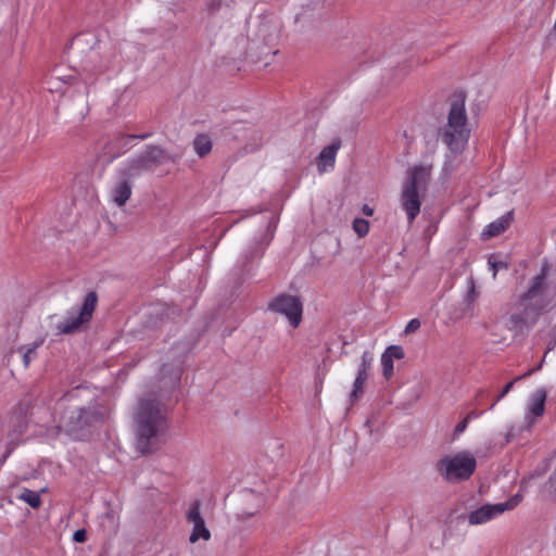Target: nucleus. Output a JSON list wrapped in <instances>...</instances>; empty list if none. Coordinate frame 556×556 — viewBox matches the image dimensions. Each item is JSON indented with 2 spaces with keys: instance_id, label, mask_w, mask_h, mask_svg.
Returning <instances> with one entry per match:
<instances>
[{
  "instance_id": "nucleus-33",
  "label": "nucleus",
  "mask_w": 556,
  "mask_h": 556,
  "mask_svg": "<svg viewBox=\"0 0 556 556\" xmlns=\"http://www.w3.org/2000/svg\"><path fill=\"white\" fill-rule=\"evenodd\" d=\"M220 7V1H213L212 3L208 4V11L211 13H214L216 12Z\"/></svg>"
},
{
  "instance_id": "nucleus-32",
  "label": "nucleus",
  "mask_w": 556,
  "mask_h": 556,
  "mask_svg": "<svg viewBox=\"0 0 556 556\" xmlns=\"http://www.w3.org/2000/svg\"><path fill=\"white\" fill-rule=\"evenodd\" d=\"M18 444V441H11L9 443V446L3 455V460L12 453V451L14 450V447Z\"/></svg>"
},
{
  "instance_id": "nucleus-11",
  "label": "nucleus",
  "mask_w": 556,
  "mask_h": 556,
  "mask_svg": "<svg viewBox=\"0 0 556 556\" xmlns=\"http://www.w3.org/2000/svg\"><path fill=\"white\" fill-rule=\"evenodd\" d=\"M110 59L103 58L97 51H90L83 61L81 71L88 75L85 80H96L97 77L109 70Z\"/></svg>"
},
{
  "instance_id": "nucleus-3",
  "label": "nucleus",
  "mask_w": 556,
  "mask_h": 556,
  "mask_svg": "<svg viewBox=\"0 0 556 556\" xmlns=\"http://www.w3.org/2000/svg\"><path fill=\"white\" fill-rule=\"evenodd\" d=\"M60 418L58 428L61 431L73 433L84 429L101 419V414L91 405L84 406L77 392H71L64 395L58 403Z\"/></svg>"
},
{
  "instance_id": "nucleus-30",
  "label": "nucleus",
  "mask_w": 556,
  "mask_h": 556,
  "mask_svg": "<svg viewBox=\"0 0 556 556\" xmlns=\"http://www.w3.org/2000/svg\"><path fill=\"white\" fill-rule=\"evenodd\" d=\"M467 424H468V418H465L463 421L457 424L456 427H455V433L456 434L462 433L466 429Z\"/></svg>"
},
{
  "instance_id": "nucleus-8",
  "label": "nucleus",
  "mask_w": 556,
  "mask_h": 556,
  "mask_svg": "<svg viewBox=\"0 0 556 556\" xmlns=\"http://www.w3.org/2000/svg\"><path fill=\"white\" fill-rule=\"evenodd\" d=\"M97 302L98 296L96 292L87 293L79 313L58 325L59 332L68 334L78 331L83 324L88 323L91 319Z\"/></svg>"
},
{
  "instance_id": "nucleus-38",
  "label": "nucleus",
  "mask_w": 556,
  "mask_h": 556,
  "mask_svg": "<svg viewBox=\"0 0 556 556\" xmlns=\"http://www.w3.org/2000/svg\"><path fill=\"white\" fill-rule=\"evenodd\" d=\"M541 367H542V362L539 365H536V368H534V369L539 370V369H541Z\"/></svg>"
},
{
  "instance_id": "nucleus-4",
  "label": "nucleus",
  "mask_w": 556,
  "mask_h": 556,
  "mask_svg": "<svg viewBox=\"0 0 556 556\" xmlns=\"http://www.w3.org/2000/svg\"><path fill=\"white\" fill-rule=\"evenodd\" d=\"M431 165H416L407 170V177L401 192V205L412 224L420 212L421 200L427 190Z\"/></svg>"
},
{
  "instance_id": "nucleus-14",
  "label": "nucleus",
  "mask_w": 556,
  "mask_h": 556,
  "mask_svg": "<svg viewBox=\"0 0 556 556\" xmlns=\"http://www.w3.org/2000/svg\"><path fill=\"white\" fill-rule=\"evenodd\" d=\"M128 178L129 177L123 176V179L112 189L113 202L119 207L125 205L131 195V184Z\"/></svg>"
},
{
  "instance_id": "nucleus-27",
  "label": "nucleus",
  "mask_w": 556,
  "mask_h": 556,
  "mask_svg": "<svg viewBox=\"0 0 556 556\" xmlns=\"http://www.w3.org/2000/svg\"><path fill=\"white\" fill-rule=\"evenodd\" d=\"M420 328V321L417 318H414L408 321L405 327V333H414Z\"/></svg>"
},
{
  "instance_id": "nucleus-7",
  "label": "nucleus",
  "mask_w": 556,
  "mask_h": 556,
  "mask_svg": "<svg viewBox=\"0 0 556 556\" xmlns=\"http://www.w3.org/2000/svg\"><path fill=\"white\" fill-rule=\"evenodd\" d=\"M268 308L286 316L293 328H296L302 320L303 304L298 296L279 294L269 303Z\"/></svg>"
},
{
  "instance_id": "nucleus-24",
  "label": "nucleus",
  "mask_w": 556,
  "mask_h": 556,
  "mask_svg": "<svg viewBox=\"0 0 556 556\" xmlns=\"http://www.w3.org/2000/svg\"><path fill=\"white\" fill-rule=\"evenodd\" d=\"M383 377L389 380L394 374L393 362L387 355H381Z\"/></svg>"
},
{
  "instance_id": "nucleus-26",
  "label": "nucleus",
  "mask_w": 556,
  "mask_h": 556,
  "mask_svg": "<svg viewBox=\"0 0 556 556\" xmlns=\"http://www.w3.org/2000/svg\"><path fill=\"white\" fill-rule=\"evenodd\" d=\"M478 292L476 290L475 280L472 278L469 279V290L467 293V300L473 302L478 298Z\"/></svg>"
},
{
  "instance_id": "nucleus-15",
  "label": "nucleus",
  "mask_w": 556,
  "mask_h": 556,
  "mask_svg": "<svg viewBox=\"0 0 556 556\" xmlns=\"http://www.w3.org/2000/svg\"><path fill=\"white\" fill-rule=\"evenodd\" d=\"M513 220V212H508L506 215L500 217L498 219L492 222L488 225L486 229L482 232L483 239H490L496 236H500L504 232Z\"/></svg>"
},
{
  "instance_id": "nucleus-20",
  "label": "nucleus",
  "mask_w": 556,
  "mask_h": 556,
  "mask_svg": "<svg viewBox=\"0 0 556 556\" xmlns=\"http://www.w3.org/2000/svg\"><path fill=\"white\" fill-rule=\"evenodd\" d=\"M149 135L148 134H144V135H140V136H128V135H123V134H119L117 135L111 142V144L116 148V151L112 154V157H116L118 156L121 153L124 152V149L127 147V144L129 143L130 140L132 139H137V138H140V139H146L148 138Z\"/></svg>"
},
{
  "instance_id": "nucleus-2",
  "label": "nucleus",
  "mask_w": 556,
  "mask_h": 556,
  "mask_svg": "<svg viewBox=\"0 0 556 556\" xmlns=\"http://www.w3.org/2000/svg\"><path fill=\"white\" fill-rule=\"evenodd\" d=\"M465 102L466 97L463 92L453 96L447 122L439 130V137L453 154L463 153L470 138L471 130L468 126Z\"/></svg>"
},
{
  "instance_id": "nucleus-1",
  "label": "nucleus",
  "mask_w": 556,
  "mask_h": 556,
  "mask_svg": "<svg viewBox=\"0 0 556 556\" xmlns=\"http://www.w3.org/2000/svg\"><path fill=\"white\" fill-rule=\"evenodd\" d=\"M167 429L165 412L154 399H141L135 415L136 447L141 454L156 448L157 435Z\"/></svg>"
},
{
  "instance_id": "nucleus-23",
  "label": "nucleus",
  "mask_w": 556,
  "mask_h": 556,
  "mask_svg": "<svg viewBox=\"0 0 556 556\" xmlns=\"http://www.w3.org/2000/svg\"><path fill=\"white\" fill-rule=\"evenodd\" d=\"M382 355H387L392 362L394 359H402L404 357V350L400 345H390L386 349Z\"/></svg>"
},
{
  "instance_id": "nucleus-21",
  "label": "nucleus",
  "mask_w": 556,
  "mask_h": 556,
  "mask_svg": "<svg viewBox=\"0 0 556 556\" xmlns=\"http://www.w3.org/2000/svg\"><path fill=\"white\" fill-rule=\"evenodd\" d=\"M18 498L35 509L39 508L41 505V497L39 493L29 489H24L18 495Z\"/></svg>"
},
{
  "instance_id": "nucleus-5",
  "label": "nucleus",
  "mask_w": 556,
  "mask_h": 556,
  "mask_svg": "<svg viewBox=\"0 0 556 556\" xmlns=\"http://www.w3.org/2000/svg\"><path fill=\"white\" fill-rule=\"evenodd\" d=\"M477 468V459L469 451L445 455L435 463L437 472L448 483L468 480Z\"/></svg>"
},
{
  "instance_id": "nucleus-13",
  "label": "nucleus",
  "mask_w": 556,
  "mask_h": 556,
  "mask_svg": "<svg viewBox=\"0 0 556 556\" xmlns=\"http://www.w3.org/2000/svg\"><path fill=\"white\" fill-rule=\"evenodd\" d=\"M41 344V342H33L28 345H22L16 350H11L8 356V362H13L14 354H20L22 357L23 368H28L33 359L37 357V349Z\"/></svg>"
},
{
  "instance_id": "nucleus-17",
  "label": "nucleus",
  "mask_w": 556,
  "mask_h": 556,
  "mask_svg": "<svg viewBox=\"0 0 556 556\" xmlns=\"http://www.w3.org/2000/svg\"><path fill=\"white\" fill-rule=\"evenodd\" d=\"M547 397V392L544 389L536 390L532 396L530 402L529 412L534 417H540L544 414L545 410V401Z\"/></svg>"
},
{
  "instance_id": "nucleus-9",
  "label": "nucleus",
  "mask_w": 556,
  "mask_h": 556,
  "mask_svg": "<svg viewBox=\"0 0 556 556\" xmlns=\"http://www.w3.org/2000/svg\"><path fill=\"white\" fill-rule=\"evenodd\" d=\"M521 500L522 495L516 494L505 503L483 505L469 514L468 522L471 526L484 523L506 510L514 509L521 502Z\"/></svg>"
},
{
  "instance_id": "nucleus-36",
  "label": "nucleus",
  "mask_w": 556,
  "mask_h": 556,
  "mask_svg": "<svg viewBox=\"0 0 556 556\" xmlns=\"http://www.w3.org/2000/svg\"><path fill=\"white\" fill-rule=\"evenodd\" d=\"M511 437H513L511 432H508V433H507V437H506V442H509V441H510V439H511Z\"/></svg>"
},
{
  "instance_id": "nucleus-37",
  "label": "nucleus",
  "mask_w": 556,
  "mask_h": 556,
  "mask_svg": "<svg viewBox=\"0 0 556 556\" xmlns=\"http://www.w3.org/2000/svg\"><path fill=\"white\" fill-rule=\"evenodd\" d=\"M551 481H552V482H555V481H556V472L551 477Z\"/></svg>"
},
{
  "instance_id": "nucleus-16",
  "label": "nucleus",
  "mask_w": 556,
  "mask_h": 556,
  "mask_svg": "<svg viewBox=\"0 0 556 556\" xmlns=\"http://www.w3.org/2000/svg\"><path fill=\"white\" fill-rule=\"evenodd\" d=\"M340 148V142H333L325 147L318 155V170L324 173L327 167H332L336 162V155Z\"/></svg>"
},
{
  "instance_id": "nucleus-6",
  "label": "nucleus",
  "mask_w": 556,
  "mask_h": 556,
  "mask_svg": "<svg viewBox=\"0 0 556 556\" xmlns=\"http://www.w3.org/2000/svg\"><path fill=\"white\" fill-rule=\"evenodd\" d=\"M167 161L175 162V157L167 155L160 147L149 146L141 154L134 157L122 170V176L132 177L143 170L152 169L154 166L164 164Z\"/></svg>"
},
{
  "instance_id": "nucleus-10",
  "label": "nucleus",
  "mask_w": 556,
  "mask_h": 556,
  "mask_svg": "<svg viewBox=\"0 0 556 556\" xmlns=\"http://www.w3.org/2000/svg\"><path fill=\"white\" fill-rule=\"evenodd\" d=\"M188 522L192 523V531L189 536L190 543H195L199 540L208 541L211 539V532L205 526V521L200 511V502L195 501L191 504L186 515Z\"/></svg>"
},
{
  "instance_id": "nucleus-39",
  "label": "nucleus",
  "mask_w": 556,
  "mask_h": 556,
  "mask_svg": "<svg viewBox=\"0 0 556 556\" xmlns=\"http://www.w3.org/2000/svg\"><path fill=\"white\" fill-rule=\"evenodd\" d=\"M541 367H542V362L539 365H536V368H534V369L539 370V369H541Z\"/></svg>"
},
{
  "instance_id": "nucleus-28",
  "label": "nucleus",
  "mask_w": 556,
  "mask_h": 556,
  "mask_svg": "<svg viewBox=\"0 0 556 556\" xmlns=\"http://www.w3.org/2000/svg\"><path fill=\"white\" fill-rule=\"evenodd\" d=\"M75 542L83 543L86 541V531L84 529L77 530L73 536Z\"/></svg>"
},
{
  "instance_id": "nucleus-12",
  "label": "nucleus",
  "mask_w": 556,
  "mask_h": 556,
  "mask_svg": "<svg viewBox=\"0 0 556 556\" xmlns=\"http://www.w3.org/2000/svg\"><path fill=\"white\" fill-rule=\"evenodd\" d=\"M372 359V355L368 351L363 353L362 362L358 366L357 375L353 383V390L350 393L352 403L356 402L364 393V383L369 377Z\"/></svg>"
},
{
  "instance_id": "nucleus-31",
  "label": "nucleus",
  "mask_w": 556,
  "mask_h": 556,
  "mask_svg": "<svg viewBox=\"0 0 556 556\" xmlns=\"http://www.w3.org/2000/svg\"><path fill=\"white\" fill-rule=\"evenodd\" d=\"M256 511H257V508H254L252 510H242L241 513H239L238 516L240 519H247L249 517L254 516L256 514Z\"/></svg>"
},
{
  "instance_id": "nucleus-29",
  "label": "nucleus",
  "mask_w": 556,
  "mask_h": 556,
  "mask_svg": "<svg viewBox=\"0 0 556 556\" xmlns=\"http://www.w3.org/2000/svg\"><path fill=\"white\" fill-rule=\"evenodd\" d=\"M514 382H515V380H514V381L508 382V383L504 387V389L502 390V392H501V393H500V395L497 396V399H496L495 403H497L498 401H501V400H502V399H503V397H504V396H505V395H506V394L511 390V388H513V386H514Z\"/></svg>"
},
{
  "instance_id": "nucleus-18",
  "label": "nucleus",
  "mask_w": 556,
  "mask_h": 556,
  "mask_svg": "<svg viewBox=\"0 0 556 556\" xmlns=\"http://www.w3.org/2000/svg\"><path fill=\"white\" fill-rule=\"evenodd\" d=\"M192 147L199 157L208 155L213 148V142L207 134H199L192 141Z\"/></svg>"
},
{
  "instance_id": "nucleus-25",
  "label": "nucleus",
  "mask_w": 556,
  "mask_h": 556,
  "mask_svg": "<svg viewBox=\"0 0 556 556\" xmlns=\"http://www.w3.org/2000/svg\"><path fill=\"white\" fill-rule=\"evenodd\" d=\"M488 263H489L490 268L493 271V278L494 279L496 278L498 269H501V268H508V264L506 262H503V261L496 262V261H493L492 257L489 258Z\"/></svg>"
},
{
  "instance_id": "nucleus-35",
  "label": "nucleus",
  "mask_w": 556,
  "mask_h": 556,
  "mask_svg": "<svg viewBox=\"0 0 556 556\" xmlns=\"http://www.w3.org/2000/svg\"><path fill=\"white\" fill-rule=\"evenodd\" d=\"M534 371H535V369H534V368H531V369H529L528 371H526L523 375H521V376L517 377V378L515 379V381H517V380H521V379H523V378H527V377L531 376Z\"/></svg>"
},
{
  "instance_id": "nucleus-22",
  "label": "nucleus",
  "mask_w": 556,
  "mask_h": 556,
  "mask_svg": "<svg viewBox=\"0 0 556 556\" xmlns=\"http://www.w3.org/2000/svg\"><path fill=\"white\" fill-rule=\"evenodd\" d=\"M353 230L358 235V237H365L369 231V223L364 218H355L353 220Z\"/></svg>"
},
{
  "instance_id": "nucleus-34",
  "label": "nucleus",
  "mask_w": 556,
  "mask_h": 556,
  "mask_svg": "<svg viewBox=\"0 0 556 556\" xmlns=\"http://www.w3.org/2000/svg\"><path fill=\"white\" fill-rule=\"evenodd\" d=\"M362 211L365 215L367 216H371L374 214V208L370 207L369 205L367 204H364L363 207H362Z\"/></svg>"
},
{
  "instance_id": "nucleus-19",
  "label": "nucleus",
  "mask_w": 556,
  "mask_h": 556,
  "mask_svg": "<svg viewBox=\"0 0 556 556\" xmlns=\"http://www.w3.org/2000/svg\"><path fill=\"white\" fill-rule=\"evenodd\" d=\"M544 280H545V274L542 273L540 275H536L533 280H532V285L530 286V288L528 289L527 292H525L521 296H520V302L521 303H525L527 302L528 300L536 296L538 294H540L542 291H543V287H544Z\"/></svg>"
}]
</instances>
